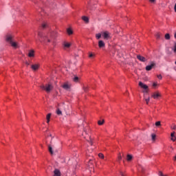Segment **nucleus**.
Wrapping results in <instances>:
<instances>
[{"instance_id":"obj_1","label":"nucleus","mask_w":176,"mask_h":176,"mask_svg":"<svg viewBox=\"0 0 176 176\" xmlns=\"http://www.w3.org/2000/svg\"><path fill=\"white\" fill-rule=\"evenodd\" d=\"M6 41L7 43H9L12 47H14V49H17V47H19V44L14 42V40H13V36L11 34H7L6 36Z\"/></svg>"},{"instance_id":"obj_2","label":"nucleus","mask_w":176,"mask_h":176,"mask_svg":"<svg viewBox=\"0 0 176 176\" xmlns=\"http://www.w3.org/2000/svg\"><path fill=\"white\" fill-rule=\"evenodd\" d=\"M38 35L39 42H44V43H46V42H50L49 36H43L42 32H38Z\"/></svg>"},{"instance_id":"obj_3","label":"nucleus","mask_w":176,"mask_h":176,"mask_svg":"<svg viewBox=\"0 0 176 176\" xmlns=\"http://www.w3.org/2000/svg\"><path fill=\"white\" fill-rule=\"evenodd\" d=\"M40 87L43 90H45L47 93H50V91H52V90H53V85H52L50 84H47L45 85H41L40 86Z\"/></svg>"},{"instance_id":"obj_4","label":"nucleus","mask_w":176,"mask_h":176,"mask_svg":"<svg viewBox=\"0 0 176 176\" xmlns=\"http://www.w3.org/2000/svg\"><path fill=\"white\" fill-rule=\"evenodd\" d=\"M102 35L104 39H109V38H111V33H109L108 31L103 32Z\"/></svg>"},{"instance_id":"obj_5","label":"nucleus","mask_w":176,"mask_h":176,"mask_svg":"<svg viewBox=\"0 0 176 176\" xmlns=\"http://www.w3.org/2000/svg\"><path fill=\"white\" fill-rule=\"evenodd\" d=\"M156 65V63L154 62H152L151 65H148L146 67V71H151L152 70V68Z\"/></svg>"},{"instance_id":"obj_6","label":"nucleus","mask_w":176,"mask_h":176,"mask_svg":"<svg viewBox=\"0 0 176 176\" xmlns=\"http://www.w3.org/2000/svg\"><path fill=\"white\" fill-rule=\"evenodd\" d=\"M62 87L65 90H69L71 89V84H69L68 82H66V83L63 85Z\"/></svg>"},{"instance_id":"obj_7","label":"nucleus","mask_w":176,"mask_h":176,"mask_svg":"<svg viewBox=\"0 0 176 176\" xmlns=\"http://www.w3.org/2000/svg\"><path fill=\"white\" fill-rule=\"evenodd\" d=\"M139 86L144 90H148V85L144 84L142 82H139Z\"/></svg>"},{"instance_id":"obj_8","label":"nucleus","mask_w":176,"mask_h":176,"mask_svg":"<svg viewBox=\"0 0 176 176\" xmlns=\"http://www.w3.org/2000/svg\"><path fill=\"white\" fill-rule=\"evenodd\" d=\"M137 58L140 61H142V63H145V61H146V58H145V57H144V56H142L141 55H138L137 56Z\"/></svg>"},{"instance_id":"obj_9","label":"nucleus","mask_w":176,"mask_h":176,"mask_svg":"<svg viewBox=\"0 0 176 176\" xmlns=\"http://www.w3.org/2000/svg\"><path fill=\"white\" fill-rule=\"evenodd\" d=\"M98 46L100 49L102 47H105V43L102 40H100L98 41Z\"/></svg>"},{"instance_id":"obj_10","label":"nucleus","mask_w":176,"mask_h":176,"mask_svg":"<svg viewBox=\"0 0 176 176\" xmlns=\"http://www.w3.org/2000/svg\"><path fill=\"white\" fill-rule=\"evenodd\" d=\"M152 97L154 98V100H157V98L160 97V94H159V92H155L152 94Z\"/></svg>"},{"instance_id":"obj_11","label":"nucleus","mask_w":176,"mask_h":176,"mask_svg":"<svg viewBox=\"0 0 176 176\" xmlns=\"http://www.w3.org/2000/svg\"><path fill=\"white\" fill-rule=\"evenodd\" d=\"M93 163H94V161H93V160H91V159H89V162H88V167L89 168H93V167H94V165Z\"/></svg>"},{"instance_id":"obj_12","label":"nucleus","mask_w":176,"mask_h":176,"mask_svg":"<svg viewBox=\"0 0 176 176\" xmlns=\"http://www.w3.org/2000/svg\"><path fill=\"white\" fill-rule=\"evenodd\" d=\"M54 176H61V172L60 171V170L56 168L54 170Z\"/></svg>"},{"instance_id":"obj_13","label":"nucleus","mask_w":176,"mask_h":176,"mask_svg":"<svg viewBox=\"0 0 176 176\" xmlns=\"http://www.w3.org/2000/svg\"><path fill=\"white\" fill-rule=\"evenodd\" d=\"M49 36L52 38V39H54V38H56V36H57V32H52L50 34H49Z\"/></svg>"},{"instance_id":"obj_14","label":"nucleus","mask_w":176,"mask_h":176,"mask_svg":"<svg viewBox=\"0 0 176 176\" xmlns=\"http://www.w3.org/2000/svg\"><path fill=\"white\" fill-rule=\"evenodd\" d=\"M31 68L33 71H36L37 69H39V65H38V64L32 65Z\"/></svg>"},{"instance_id":"obj_15","label":"nucleus","mask_w":176,"mask_h":176,"mask_svg":"<svg viewBox=\"0 0 176 176\" xmlns=\"http://www.w3.org/2000/svg\"><path fill=\"white\" fill-rule=\"evenodd\" d=\"M133 160V155L128 154L126 155V160L127 162H131V160Z\"/></svg>"},{"instance_id":"obj_16","label":"nucleus","mask_w":176,"mask_h":176,"mask_svg":"<svg viewBox=\"0 0 176 176\" xmlns=\"http://www.w3.org/2000/svg\"><path fill=\"white\" fill-rule=\"evenodd\" d=\"M174 134H175V132H173L170 134L171 141H173V142L175 141L176 140L175 135Z\"/></svg>"},{"instance_id":"obj_17","label":"nucleus","mask_w":176,"mask_h":176,"mask_svg":"<svg viewBox=\"0 0 176 176\" xmlns=\"http://www.w3.org/2000/svg\"><path fill=\"white\" fill-rule=\"evenodd\" d=\"M48 151H49L50 153H51V155H53V148L52 147L51 145L48 146Z\"/></svg>"},{"instance_id":"obj_18","label":"nucleus","mask_w":176,"mask_h":176,"mask_svg":"<svg viewBox=\"0 0 176 176\" xmlns=\"http://www.w3.org/2000/svg\"><path fill=\"white\" fill-rule=\"evenodd\" d=\"M82 20H83V21H85V23H89V18L87 16H82Z\"/></svg>"},{"instance_id":"obj_19","label":"nucleus","mask_w":176,"mask_h":176,"mask_svg":"<svg viewBox=\"0 0 176 176\" xmlns=\"http://www.w3.org/2000/svg\"><path fill=\"white\" fill-rule=\"evenodd\" d=\"M73 80H74V82H75L76 83H78V82H79V77L75 76L73 78Z\"/></svg>"},{"instance_id":"obj_20","label":"nucleus","mask_w":176,"mask_h":176,"mask_svg":"<svg viewBox=\"0 0 176 176\" xmlns=\"http://www.w3.org/2000/svg\"><path fill=\"white\" fill-rule=\"evenodd\" d=\"M52 116V113H48L47 115V123H50V117Z\"/></svg>"},{"instance_id":"obj_21","label":"nucleus","mask_w":176,"mask_h":176,"mask_svg":"<svg viewBox=\"0 0 176 176\" xmlns=\"http://www.w3.org/2000/svg\"><path fill=\"white\" fill-rule=\"evenodd\" d=\"M56 114L58 116L63 115V112L61 111V110L60 109H57L56 110Z\"/></svg>"},{"instance_id":"obj_22","label":"nucleus","mask_w":176,"mask_h":176,"mask_svg":"<svg viewBox=\"0 0 176 176\" xmlns=\"http://www.w3.org/2000/svg\"><path fill=\"white\" fill-rule=\"evenodd\" d=\"M29 57H34V50H31L28 54Z\"/></svg>"},{"instance_id":"obj_23","label":"nucleus","mask_w":176,"mask_h":176,"mask_svg":"<svg viewBox=\"0 0 176 176\" xmlns=\"http://www.w3.org/2000/svg\"><path fill=\"white\" fill-rule=\"evenodd\" d=\"M170 34L167 33L165 34V39H166V41L170 40Z\"/></svg>"},{"instance_id":"obj_24","label":"nucleus","mask_w":176,"mask_h":176,"mask_svg":"<svg viewBox=\"0 0 176 176\" xmlns=\"http://www.w3.org/2000/svg\"><path fill=\"white\" fill-rule=\"evenodd\" d=\"M67 34H68V35H72V34H74V32H72V30L68 28L67 29Z\"/></svg>"},{"instance_id":"obj_25","label":"nucleus","mask_w":176,"mask_h":176,"mask_svg":"<svg viewBox=\"0 0 176 176\" xmlns=\"http://www.w3.org/2000/svg\"><path fill=\"white\" fill-rule=\"evenodd\" d=\"M64 47H70V46H71V43H64Z\"/></svg>"},{"instance_id":"obj_26","label":"nucleus","mask_w":176,"mask_h":176,"mask_svg":"<svg viewBox=\"0 0 176 176\" xmlns=\"http://www.w3.org/2000/svg\"><path fill=\"white\" fill-rule=\"evenodd\" d=\"M104 120H99L98 122V124H99V126H102V124H104Z\"/></svg>"},{"instance_id":"obj_27","label":"nucleus","mask_w":176,"mask_h":176,"mask_svg":"<svg viewBox=\"0 0 176 176\" xmlns=\"http://www.w3.org/2000/svg\"><path fill=\"white\" fill-rule=\"evenodd\" d=\"M96 39H100L101 38V34L98 33L96 34Z\"/></svg>"},{"instance_id":"obj_28","label":"nucleus","mask_w":176,"mask_h":176,"mask_svg":"<svg viewBox=\"0 0 176 176\" xmlns=\"http://www.w3.org/2000/svg\"><path fill=\"white\" fill-rule=\"evenodd\" d=\"M89 58H93V57H96V55L91 52H89Z\"/></svg>"},{"instance_id":"obj_29","label":"nucleus","mask_w":176,"mask_h":176,"mask_svg":"<svg viewBox=\"0 0 176 176\" xmlns=\"http://www.w3.org/2000/svg\"><path fill=\"white\" fill-rule=\"evenodd\" d=\"M161 125H162V124H161L160 121H157L155 122V126L157 127H159V126H161Z\"/></svg>"},{"instance_id":"obj_30","label":"nucleus","mask_w":176,"mask_h":176,"mask_svg":"<svg viewBox=\"0 0 176 176\" xmlns=\"http://www.w3.org/2000/svg\"><path fill=\"white\" fill-rule=\"evenodd\" d=\"M98 156H99V157H100V159H104V154H102V153H100L98 154Z\"/></svg>"},{"instance_id":"obj_31","label":"nucleus","mask_w":176,"mask_h":176,"mask_svg":"<svg viewBox=\"0 0 176 176\" xmlns=\"http://www.w3.org/2000/svg\"><path fill=\"white\" fill-rule=\"evenodd\" d=\"M151 137H152L153 141H155V140H156V135L152 134V135H151Z\"/></svg>"},{"instance_id":"obj_32","label":"nucleus","mask_w":176,"mask_h":176,"mask_svg":"<svg viewBox=\"0 0 176 176\" xmlns=\"http://www.w3.org/2000/svg\"><path fill=\"white\" fill-rule=\"evenodd\" d=\"M46 27H47V23H43L42 24V28H46Z\"/></svg>"},{"instance_id":"obj_33","label":"nucleus","mask_w":176,"mask_h":176,"mask_svg":"<svg viewBox=\"0 0 176 176\" xmlns=\"http://www.w3.org/2000/svg\"><path fill=\"white\" fill-rule=\"evenodd\" d=\"M156 38H157V39H160V34L157 33L156 34Z\"/></svg>"},{"instance_id":"obj_34","label":"nucleus","mask_w":176,"mask_h":176,"mask_svg":"<svg viewBox=\"0 0 176 176\" xmlns=\"http://www.w3.org/2000/svg\"><path fill=\"white\" fill-rule=\"evenodd\" d=\"M174 53H176V43H175L174 48H173Z\"/></svg>"},{"instance_id":"obj_35","label":"nucleus","mask_w":176,"mask_h":176,"mask_svg":"<svg viewBox=\"0 0 176 176\" xmlns=\"http://www.w3.org/2000/svg\"><path fill=\"white\" fill-rule=\"evenodd\" d=\"M172 130H176V125L171 126Z\"/></svg>"},{"instance_id":"obj_36","label":"nucleus","mask_w":176,"mask_h":176,"mask_svg":"<svg viewBox=\"0 0 176 176\" xmlns=\"http://www.w3.org/2000/svg\"><path fill=\"white\" fill-rule=\"evenodd\" d=\"M157 76L158 79H160V80H162V78H163V77L162 76V75H160H160H157Z\"/></svg>"},{"instance_id":"obj_37","label":"nucleus","mask_w":176,"mask_h":176,"mask_svg":"<svg viewBox=\"0 0 176 176\" xmlns=\"http://www.w3.org/2000/svg\"><path fill=\"white\" fill-rule=\"evenodd\" d=\"M122 160V155L120 154L118 155V161L120 162Z\"/></svg>"},{"instance_id":"obj_38","label":"nucleus","mask_w":176,"mask_h":176,"mask_svg":"<svg viewBox=\"0 0 176 176\" xmlns=\"http://www.w3.org/2000/svg\"><path fill=\"white\" fill-rule=\"evenodd\" d=\"M149 1L151 2V3H155V2H156V0H149Z\"/></svg>"},{"instance_id":"obj_39","label":"nucleus","mask_w":176,"mask_h":176,"mask_svg":"<svg viewBox=\"0 0 176 176\" xmlns=\"http://www.w3.org/2000/svg\"><path fill=\"white\" fill-rule=\"evenodd\" d=\"M149 101H150V98H147V99H146V104H148V103H149Z\"/></svg>"},{"instance_id":"obj_40","label":"nucleus","mask_w":176,"mask_h":176,"mask_svg":"<svg viewBox=\"0 0 176 176\" xmlns=\"http://www.w3.org/2000/svg\"><path fill=\"white\" fill-rule=\"evenodd\" d=\"M153 86L154 87H156V86H157V82H154V83L153 84Z\"/></svg>"},{"instance_id":"obj_41","label":"nucleus","mask_w":176,"mask_h":176,"mask_svg":"<svg viewBox=\"0 0 176 176\" xmlns=\"http://www.w3.org/2000/svg\"><path fill=\"white\" fill-rule=\"evenodd\" d=\"M87 87H83V89H84V91H87Z\"/></svg>"},{"instance_id":"obj_42","label":"nucleus","mask_w":176,"mask_h":176,"mask_svg":"<svg viewBox=\"0 0 176 176\" xmlns=\"http://www.w3.org/2000/svg\"><path fill=\"white\" fill-rule=\"evenodd\" d=\"M120 175L121 176H126V174H124V173H123V172H120Z\"/></svg>"},{"instance_id":"obj_43","label":"nucleus","mask_w":176,"mask_h":176,"mask_svg":"<svg viewBox=\"0 0 176 176\" xmlns=\"http://www.w3.org/2000/svg\"><path fill=\"white\" fill-rule=\"evenodd\" d=\"M174 38H175V39H176V32L174 34Z\"/></svg>"},{"instance_id":"obj_44","label":"nucleus","mask_w":176,"mask_h":176,"mask_svg":"<svg viewBox=\"0 0 176 176\" xmlns=\"http://www.w3.org/2000/svg\"><path fill=\"white\" fill-rule=\"evenodd\" d=\"M26 65H30V63L28 62H26Z\"/></svg>"},{"instance_id":"obj_45","label":"nucleus","mask_w":176,"mask_h":176,"mask_svg":"<svg viewBox=\"0 0 176 176\" xmlns=\"http://www.w3.org/2000/svg\"><path fill=\"white\" fill-rule=\"evenodd\" d=\"M174 160L176 162V155L174 157Z\"/></svg>"},{"instance_id":"obj_46","label":"nucleus","mask_w":176,"mask_h":176,"mask_svg":"<svg viewBox=\"0 0 176 176\" xmlns=\"http://www.w3.org/2000/svg\"><path fill=\"white\" fill-rule=\"evenodd\" d=\"M90 144L91 145H93V142H91V140L90 141Z\"/></svg>"},{"instance_id":"obj_47","label":"nucleus","mask_w":176,"mask_h":176,"mask_svg":"<svg viewBox=\"0 0 176 176\" xmlns=\"http://www.w3.org/2000/svg\"><path fill=\"white\" fill-rule=\"evenodd\" d=\"M142 170L144 171V168H142Z\"/></svg>"},{"instance_id":"obj_48","label":"nucleus","mask_w":176,"mask_h":176,"mask_svg":"<svg viewBox=\"0 0 176 176\" xmlns=\"http://www.w3.org/2000/svg\"><path fill=\"white\" fill-rule=\"evenodd\" d=\"M175 64L176 65V61L175 62Z\"/></svg>"}]
</instances>
